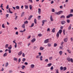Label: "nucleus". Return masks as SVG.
Returning <instances> with one entry per match:
<instances>
[{"label":"nucleus","instance_id":"f257e3e1","mask_svg":"<svg viewBox=\"0 0 73 73\" xmlns=\"http://www.w3.org/2000/svg\"><path fill=\"white\" fill-rule=\"evenodd\" d=\"M67 60H68V61H69V62H70V61L71 62L73 63V59L68 57L67 58Z\"/></svg>","mask_w":73,"mask_h":73},{"label":"nucleus","instance_id":"f03ea898","mask_svg":"<svg viewBox=\"0 0 73 73\" xmlns=\"http://www.w3.org/2000/svg\"><path fill=\"white\" fill-rule=\"evenodd\" d=\"M6 9H9V11L10 13H13V12H12L11 11V8H9V5H7V6L6 7Z\"/></svg>","mask_w":73,"mask_h":73},{"label":"nucleus","instance_id":"7ed1b4c3","mask_svg":"<svg viewBox=\"0 0 73 73\" xmlns=\"http://www.w3.org/2000/svg\"><path fill=\"white\" fill-rule=\"evenodd\" d=\"M63 12L62 11H60L58 12H56L55 13L56 14V15H60V14H62V13Z\"/></svg>","mask_w":73,"mask_h":73},{"label":"nucleus","instance_id":"20e7f679","mask_svg":"<svg viewBox=\"0 0 73 73\" xmlns=\"http://www.w3.org/2000/svg\"><path fill=\"white\" fill-rule=\"evenodd\" d=\"M38 13L39 14H41V9L39 8V9H38Z\"/></svg>","mask_w":73,"mask_h":73},{"label":"nucleus","instance_id":"39448f33","mask_svg":"<svg viewBox=\"0 0 73 73\" xmlns=\"http://www.w3.org/2000/svg\"><path fill=\"white\" fill-rule=\"evenodd\" d=\"M23 53V52L22 51H20L18 54V56H21V54H22Z\"/></svg>","mask_w":73,"mask_h":73},{"label":"nucleus","instance_id":"423d86ee","mask_svg":"<svg viewBox=\"0 0 73 73\" xmlns=\"http://www.w3.org/2000/svg\"><path fill=\"white\" fill-rule=\"evenodd\" d=\"M50 19L51 21H53V16H52V15L50 16Z\"/></svg>","mask_w":73,"mask_h":73},{"label":"nucleus","instance_id":"0eeeda50","mask_svg":"<svg viewBox=\"0 0 73 73\" xmlns=\"http://www.w3.org/2000/svg\"><path fill=\"white\" fill-rule=\"evenodd\" d=\"M68 38H66L64 39V42H66L68 41Z\"/></svg>","mask_w":73,"mask_h":73},{"label":"nucleus","instance_id":"6e6552de","mask_svg":"<svg viewBox=\"0 0 73 73\" xmlns=\"http://www.w3.org/2000/svg\"><path fill=\"white\" fill-rule=\"evenodd\" d=\"M31 68H35V65L33 64H31L30 65Z\"/></svg>","mask_w":73,"mask_h":73},{"label":"nucleus","instance_id":"1a4fd4ad","mask_svg":"<svg viewBox=\"0 0 73 73\" xmlns=\"http://www.w3.org/2000/svg\"><path fill=\"white\" fill-rule=\"evenodd\" d=\"M31 42H34L36 41V38H34L31 40Z\"/></svg>","mask_w":73,"mask_h":73},{"label":"nucleus","instance_id":"9d476101","mask_svg":"<svg viewBox=\"0 0 73 73\" xmlns=\"http://www.w3.org/2000/svg\"><path fill=\"white\" fill-rule=\"evenodd\" d=\"M42 26H43L44 25V23L45 22V20H42Z\"/></svg>","mask_w":73,"mask_h":73},{"label":"nucleus","instance_id":"9b49d317","mask_svg":"<svg viewBox=\"0 0 73 73\" xmlns=\"http://www.w3.org/2000/svg\"><path fill=\"white\" fill-rule=\"evenodd\" d=\"M29 7L30 8V10H32V5H30L29 6Z\"/></svg>","mask_w":73,"mask_h":73},{"label":"nucleus","instance_id":"f8f14e48","mask_svg":"<svg viewBox=\"0 0 73 73\" xmlns=\"http://www.w3.org/2000/svg\"><path fill=\"white\" fill-rule=\"evenodd\" d=\"M62 53L63 52H62V51H59V53L60 56H61V55H62Z\"/></svg>","mask_w":73,"mask_h":73},{"label":"nucleus","instance_id":"ddd939ff","mask_svg":"<svg viewBox=\"0 0 73 73\" xmlns=\"http://www.w3.org/2000/svg\"><path fill=\"white\" fill-rule=\"evenodd\" d=\"M44 47H40V50H44Z\"/></svg>","mask_w":73,"mask_h":73},{"label":"nucleus","instance_id":"4468645a","mask_svg":"<svg viewBox=\"0 0 73 73\" xmlns=\"http://www.w3.org/2000/svg\"><path fill=\"white\" fill-rule=\"evenodd\" d=\"M42 58L43 57L42 56H39V58L40 61H42Z\"/></svg>","mask_w":73,"mask_h":73},{"label":"nucleus","instance_id":"2eb2a0df","mask_svg":"<svg viewBox=\"0 0 73 73\" xmlns=\"http://www.w3.org/2000/svg\"><path fill=\"white\" fill-rule=\"evenodd\" d=\"M32 17H33V15H30L29 18L28 20H30Z\"/></svg>","mask_w":73,"mask_h":73},{"label":"nucleus","instance_id":"dca6fc26","mask_svg":"<svg viewBox=\"0 0 73 73\" xmlns=\"http://www.w3.org/2000/svg\"><path fill=\"white\" fill-rule=\"evenodd\" d=\"M7 56V53L6 52L3 54V57H6Z\"/></svg>","mask_w":73,"mask_h":73},{"label":"nucleus","instance_id":"f3484780","mask_svg":"<svg viewBox=\"0 0 73 73\" xmlns=\"http://www.w3.org/2000/svg\"><path fill=\"white\" fill-rule=\"evenodd\" d=\"M71 26H72V25L70 24V26L68 27V30H70V29H71V28H72Z\"/></svg>","mask_w":73,"mask_h":73},{"label":"nucleus","instance_id":"a211bd4d","mask_svg":"<svg viewBox=\"0 0 73 73\" xmlns=\"http://www.w3.org/2000/svg\"><path fill=\"white\" fill-rule=\"evenodd\" d=\"M22 28H25V24H23L21 26Z\"/></svg>","mask_w":73,"mask_h":73},{"label":"nucleus","instance_id":"6ab92c4d","mask_svg":"<svg viewBox=\"0 0 73 73\" xmlns=\"http://www.w3.org/2000/svg\"><path fill=\"white\" fill-rule=\"evenodd\" d=\"M60 35V34H59V32H58L56 34V36L57 37H59V36Z\"/></svg>","mask_w":73,"mask_h":73},{"label":"nucleus","instance_id":"aec40b11","mask_svg":"<svg viewBox=\"0 0 73 73\" xmlns=\"http://www.w3.org/2000/svg\"><path fill=\"white\" fill-rule=\"evenodd\" d=\"M8 45H9V44H7L5 45V48H6V49H7V48L8 46Z\"/></svg>","mask_w":73,"mask_h":73},{"label":"nucleus","instance_id":"412c9836","mask_svg":"<svg viewBox=\"0 0 73 73\" xmlns=\"http://www.w3.org/2000/svg\"><path fill=\"white\" fill-rule=\"evenodd\" d=\"M25 9H28V6L27 5H25Z\"/></svg>","mask_w":73,"mask_h":73},{"label":"nucleus","instance_id":"4be33fe9","mask_svg":"<svg viewBox=\"0 0 73 73\" xmlns=\"http://www.w3.org/2000/svg\"><path fill=\"white\" fill-rule=\"evenodd\" d=\"M34 22L35 24H37V20H36V19H34Z\"/></svg>","mask_w":73,"mask_h":73},{"label":"nucleus","instance_id":"5701e85b","mask_svg":"<svg viewBox=\"0 0 73 73\" xmlns=\"http://www.w3.org/2000/svg\"><path fill=\"white\" fill-rule=\"evenodd\" d=\"M62 30H59V32H59V33L60 34H61V33H62Z\"/></svg>","mask_w":73,"mask_h":73},{"label":"nucleus","instance_id":"b1692460","mask_svg":"<svg viewBox=\"0 0 73 73\" xmlns=\"http://www.w3.org/2000/svg\"><path fill=\"white\" fill-rule=\"evenodd\" d=\"M56 29L55 28H53L52 30V32L53 33H54L55 32V30Z\"/></svg>","mask_w":73,"mask_h":73},{"label":"nucleus","instance_id":"393cba45","mask_svg":"<svg viewBox=\"0 0 73 73\" xmlns=\"http://www.w3.org/2000/svg\"><path fill=\"white\" fill-rule=\"evenodd\" d=\"M49 39H47L46 40V43H48L49 42Z\"/></svg>","mask_w":73,"mask_h":73},{"label":"nucleus","instance_id":"a878e982","mask_svg":"<svg viewBox=\"0 0 73 73\" xmlns=\"http://www.w3.org/2000/svg\"><path fill=\"white\" fill-rule=\"evenodd\" d=\"M16 8L17 9H20V7L19 6H17L16 7Z\"/></svg>","mask_w":73,"mask_h":73},{"label":"nucleus","instance_id":"bb28decb","mask_svg":"<svg viewBox=\"0 0 73 73\" xmlns=\"http://www.w3.org/2000/svg\"><path fill=\"white\" fill-rule=\"evenodd\" d=\"M34 23H32L31 26L30 27L32 28V27H33V26H34Z\"/></svg>","mask_w":73,"mask_h":73},{"label":"nucleus","instance_id":"cd10ccee","mask_svg":"<svg viewBox=\"0 0 73 73\" xmlns=\"http://www.w3.org/2000/svg\"><path fill=\"white\" fill-rule=\"evenodd\" d=\"M13 60L14 61H17V58H14L13 59Z\"/></svg>","mask_w":73,"mask_h":73},{"label":"nucleus","instance_id":"c85d7f7f","mask_svg":"<svg viewBox=\"0 0 73 73\" xmlns=\"http://www.w3.org/2000/svg\"><path fill=\"white\" fill-rule=\"evenodd\" d=\"M25 68V66L24 65H23L21 67L22 69L23 70L24 69V68Z\"/></svg>","mask_w":73,"mask_h":73},{"label":"nucleus","instance_id":"c756f323","mask_svg":"<svg viewBox=\"0 0 73 73\" xmlns=\"http://www.w3.org/2000/svg\"><path fill=\"white\" fill-rule=\"evenodd\" d=\"M51 65H52V63H49L47 65V66L48 67L50 66Z\"/></svg>","mask_w":73,"mask_h":73},{"label":"nucleus","instance_id":"7c9ffc66","mask_svg":"<svg viewBox=\"0 0 73 73\" xmlns=\"http://www.w3.org/2000/svg\"><path fill=\"white\" fill-rule=\"evenodd\" d=\"M67 51L69 53H71V50H67Z\"/></svg>","mask_w":73,"mask_h":73},{"label":"nucleus","instance_id":"2f4dec72","mask_svg":"<svg viewBox=\"0 0 73 73\" xmlns=\"http://www.w3.org/2000/svg\"><path fill=\"white\" fill-rule=\"evenodd\" d=\"M60 49H62V50L63 49V46H60Z\"/></svg>","mask_w":73,"mask_h":73},{"label":"nucleus","instance_id":"473e14b6","mask_svg":"<svg viewBox=\"0 0 73 73\" xmlns=\"http://www.w3.org/2000/svg\"><path fill=\"white\" fill-rule=\"evenodd\" d=\"M70 12V13H73V9H71Z\"/></svg>","mask_w":73,"mask_h":73},{"label":"nucleus","instance_id":"72a5a7b5","mask_svg":"<svg viewBox=\"0 0 73 73\" xmlns=\"http://www.w3.org/2000/svg\"><path fill=\"white\" fill-rule=\"evenodd\" d=\"M66 23V22H65V21H62V25H63L64 24H65Z\"/></svg>","mask_w":73,"mask_h":73},{"label":"nucleus","instance_id":"f704fd0d","mask_svg":"<svg viewBox=\"0 0 73 73\" xmlns=\"http://www.w3.org/2000/svg\"><path fill=\"white\" fill-rule=\"evenodd\" d=\"M26 60V59H25V58H23V59L22 60V61H23V62H25V61Z\"/></svg>","mask_w":73,"mask_h":73},{"label":"nucleus","instance_id":"c9c22d12","mask_svg":"<svg viewBox=\"0 0 73 73\" xmlns=\"http://www.w3.org/2000/svg\"><path fill=\"white\" fill-rule=\"evenodd\" d=\"M2 27L3 28H5V26L4 25V24H2Z\"/></svg>","mask_w":73,"mask_h":73},{"label":"nucleus","instance_id":"e433bc0d","mask_svg":"<svg viewBox=\"0 0 73 73\" xmlns=\"http://www.w3.org/2000/svg\"><path fill=\"white\" fill-rule=\"evenodd\" d=\"M60 70H63L64 68H63V67L62 66H61L60 67Z\"/></svg>","mask_w":73,"mask_h":73},{"label":"nucleus","instance_id":"4c0bfd02","mask_svg":"<svg viewBox=\"0 0 73 73\" xmlns=\"http://www.w3.org/2000/svg\"><path fill=\"white\" fill-rule=\"evenodd\" d=\"M8 63L7 62L5 65V66L6 67H7V66H8Z\"/></svg>","mask_w":73,"mask_h":73},{"label":"nucleus","instance_id":"58836bf2","mask_svg":"<svg viewBox=\"0 0 73 73\" xmlns=\"http://www.w3.org/2000/svg\"><path fill=\"white\" fill-rule=\"evenodd\" d=\"M24 12H23L22 13V14H21V17H23V16L24 15Z\"/></svg>","mask_w":73,"mask_h":73},{"label":"nucleus","instance_id":"ea45409f","mask_svg":"<svg viewBox=\"0 0 73 73\" xmlns=\"http://www.w3.org/2000/svg\"><path fill=\"white\" fill-rule=\"evenodd\" d=\"M26 31V29H24V30L23 31H20V32H21V33H23V32H24V31Z\"/></svg>","mask_w":73,"mask_h":73},{"label":"nucleus","instance_id":"a19ab883","mask_svg":"<svg viewBox=\"0 0 73 73\" xmlns=\"http://www.w3.org/2000/svg\"><path fill=\"white\" fill-rule=\"evenodd\" d=\"M38 37H41V36H42V34H39L38 35Z\"/></svg>","mask_w":73,"mask_h":73},{"label":"nucleus","instance_id":"79ce46f5","mask_svg":"<svg viewBox=\"0 0 73 73\" xmlns=\"http://www.w3.org/2000/svg\"><path fill=\"white\" fill-rule=\"evenodd\" d=\"M24 23L25 24H28V21H25L24 22Z\"/></svg>","mask_w":73,"mask_h":73},{"label":"nucleus","instance_id":"37998d69","mask_svg":"<svg viewBox=\"0 0 73 73\" xmlns=\"http://www.w3.org/2000/svg\"><path fill=\"white\" fill-rule=\"evenodd\" d=\"M70 21V20L69 19H68L67 20V22L68 23H69Z\"/></svg>","mask_w":73,"mask_h":73},{"label":"nucleus","instance_id":"c03bdc74","mask_svg":"<svg viewBox=\"0 0 73 73\" xmlns=\"http://www.w3.org/2000/svg\"><path fill=\"white\" fill-rule=\"evenodd\" d=\"M63 69L64 71H65V70H66L67 69L66 67H64Z\"/></svg>","mask_w":73,"mask_h":73},{"label":"nucleus","instance_id":"a18cd8bd","mask_svg":"<svg viewBox=\"0 0 73 73\" xmlns=\"http://www.w3.org/2000/svg\"><path fill=\"white\" fill-rule=\"evenodd\" d=\"M22 57H25V54L24 53H23Z\"/></svg>","mask_w":73,"mask_h":73},{"label":"nucleus","instance_id":"49530a36","mask_svg":"<svg viewBox=\"0 0 73 73\" xmlns=\"http://www.w3.org/2000/svg\"><path fill=\"white\" fill-rule=\"evenodd\" d=\"M40 58V55H37L36 57V58Z\"/></svg>","mask_w":73,"mask_h":73},{"label":"nucleus","instance_id":"de8ad7c7","mask_svg":"<svg viewBox=\"0 0 73 73\" xmlns=\"http://www.w3.org/2000/svg\"><path fill=\"white\" fill-rule=\"evenodd\" d=\"M56 46H57V44L55 43L54 44V47H56Z\"/></svg>","mask_w":73,"mask_h":73},{"label":"nucleus","instance_id":"09e8293b","mask_svg":"<svg viewBox=\"0 0 73 73\" xmlns=\"http://www.w3.org/2000/svg\"><path fill=\"white\" fill-rule=\"evenodd\" d=\"M52 12H54L55 11V10L54 9H52Z\"/></svg>","mask_w":73,"mask_h":73},{"label":"nucleus","instance_id":"8fccbe9b","mask_svg":"<svg viewBox=\"0 0 73 73\" xmlns=\"http://www.w3.org/2000/svg\"><path fill=\"white\" fill-rule=\"evenodd\" d=\"M69 16H70V17H72L73 16V15L72 14H70L69 15Z\"/></svg>","mask_w":73,"mask_h":73},{"label":"nucleus","instance_id":"3c124183","mask_svg":"<svg viewBox=\"0 0 73 73\" xmlns=\"http://www.w3.org/2000/svg\"><path fill=\"white\" fill-rule=\"evenodd\" d=\"M21 61V58H19L18 59V62L19 63Z\"/></svg>","mask_w":73,"mask_h":73},{"label":"nucleus","instance_id":"603ef678","mask_svg":"<svg viewBox=\"0 0 73 73\" xmlns=\"http://www.w3.org/2000/svg\"><path fill=\"white\" fill-rule=\"evenodd\" d=\"M65 30H63V33L64 34V35H65Z\"/></svg>","mask_w":73,"mask_h":73},{"label":"nucleus","instance_id":"864d4df0","mask_svg":"<svg viewBox=\"0 0 73 73\" xmlns=\"http://www.w3.org/2000/svg\"><path fill=\"white\" fill-rule=\"evenodd\" d=\"M8 51H9V53H11V50H8Z\"/></svg>","mask_w":73,"mask_h":73},{"label":"nucleus","instance_id":"5fc2aeb1","mask_svg":"<svg viewBox=\"0 0 73 73\" xmlns=\"http://www.w3.org/2000/svg\"><path fill=\"white\" fill-rule=\"evenodd\" d=\"M65 16L64 15H62L60 17L61 18H65Z\"/></svg>","mask_w":73,"mask_h":73},{"label":"nucleus","instance_id":"6e6d98bb","mask_svg":"<svg viewBox=\"0 0 73 73\" xmlns=\"http://www.w3.org/2000/svg\"><path fill=\"white\" fill-rule=\"evenodd\" d=\"M48 46H51V44L50 43H48Z\"/></svg>","mask_w":73,"mask_h":73},{"label":"nucleus","instance_id":"4d7b16f0","mask_svg":"<svg viewBox=\"0 0 73 73\" xmlns=\"http://www.w3.org/2000/svg\"><path fill=\"white\" fill-rule=\"evenodd\" d=\"M19 44V45H21L22 44V42H20L18 43Z\"/></svg>","mask_w":73,"mask_h":73},{"label":"nucleus","instance_id":"13d9d810","mask_svg":"<svg viewBox=\"0 0 73 73\" xmlns=\"http://www.w3.org/2000/svg\"><path fill=\"white\" fill-rule=\"evenodd\" d=\"M29 2H31V3H33V1L32 0H29Z\"/></svg>","mask_w":73,"mask_h":73},{"label":"nucleus","instance_id":"bf43d9fd","mask_svg":"<svg viewBox=\"0 0 73 73\" xmlns=\"http://www.w3.org/2000/svg\"><path fill=\"white\" fill-rule=\"evenodd\" d=\"M14 46L15 48H17V43L15 44V45H14Z\"/></svg>","mask_w":73,"mask_h":73},{"label":"nucleus","instance_id":"052dcab7","mask_svg":"<svg viewBox=\"0 0 73 73\" xmlns=\"http://www.w3.org/2000/svg\"><path fill=\"white\" fill-rule=\"evenodd\" d=\"M6 17H8V16H9V14H7L6 15Z\"/></svg>","mask_w":73,"mask_h":73},{"label":"nucleus","instance_id":"680f3d73","mask_svg":"<svg viewBox=\"0 0 73 73\" xmlns=\"http://www.w3.org/2000/svg\"><path fill=\"white\" fill-rule=\"evenodd\" d=\"M52 57H50L49 58V59L50 60H52Z\"/></svg>","mask_w":73,"mask_h":73},{"label":"nucleus","instance_id":"e2e57ef3","mask_svg":"<svg viewBox=\"0 0 73 73\" xmlns=\"http://www.w3.org/2000/svg\"><path fill=\"white\" fill-rule=\"evenodd\" d=\"M15 41H16V40H14V41H13V43H15V44H17L16 42H15Z\"/></svg>","mask_w":73,"mask_h":73},{"label":"nucleus","instance_id":"0e129e2a","mask_svg":"<svg viewBox=\"0 0 73 73\" xmlns=\"http://www.w3.org/2000/svg\"><path fill=\"white\" fill-rule=\"evenodd\" d=\"M15 16L16 17L15 18V20H17V16L15 15Z\"/></svg>","mask_w":73,"mask_h":73},{"label":"nucleus","instance_id":"69168bd1","mask_svg":"<svg viewBox=\"0 0 73 73\" xmlns=\"http://www.w3.org/2000/svg\"><path fill=\"white\" fill-rule=\"evenodd\" d=\"M50 70H53V66H52L51 68H50Z\"/></svg>","mask_w":73,"mask_h":73},{"label":"nucleus","instance_id":"338daca9","mask_svg":"<svg viewBox=\"0 0 73 73\" xmlns=\"http://www.w3.org/2000/svg\"><path fill=\"white\" fill-rule=\"evenodd\" d=\"M8 49H12V47H8Z\"/></svg>","mask_w":73,"mask_h":73},{"label":"nucleus","instance_id":"774afa93","mask_svg":"<svg viewBox=\"0 0 73 73\" xmlns=\"http://www.w3.org/2000/svg\"><path fill=\"white\" fill-rule=\"evenodd\" d=\"M31 38V36H28L27 38V39H29Z\"/></svg>","mask_w":73,"mask_h":73}]
</instances>
